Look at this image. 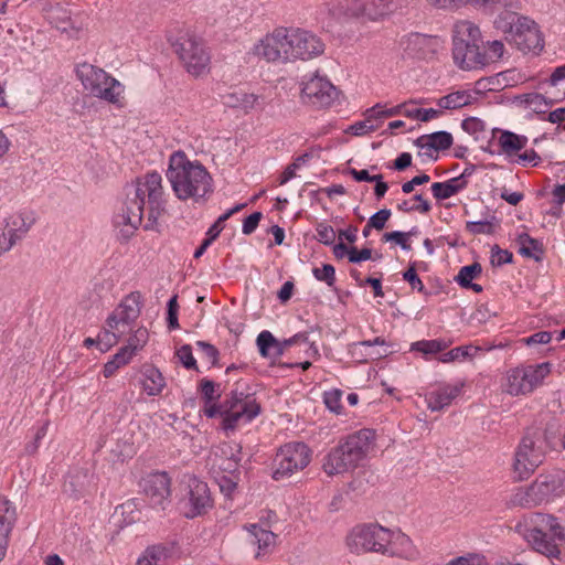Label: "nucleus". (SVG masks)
I'll return each instance as SVG.
<instances>
[{
  "label": "nucleus",
  "instance_id": "nucleus-1",
  "mask_svg": "<svg viewBox=\"0 0 565 565\" xmlns=\"http://www.w3.org/2000/svg\"><path fill=\"white\" fill-rule=\"evenodd\" d=\"M162 177L158 172H149L139 178L127 190L121 209L114 215L113 224L119 239H130L142 222L143 206L148 201V216L145 230L158 228V218L164 210Z\"/></svg>",
  "mask_w": 565,
  "mask_h": 565
},
{
  "label": "nucleus",
  "instance_id": "nucleus-2",
  "mask_svg": "<svg viewBox=\"0 0 565 565\" xmlns=\"http://www.w3.org/2000/svg\"><path fill=\"white\" fill-rule=\"evenodd\" d=\"M167 178L179 200L199 201L213 191L207 170L200 162L190 161L181 151L170 157Z\"/></svg>",
  "mask_w": 565,
  "mask_h": 565
},
{
  "label": "nucleus",
  "instance_id": "nucleus-3",
  "mask_svg": "<svg viewBox=\"0 0 565 565\" xmlns=\"http://www.w3.org/2000/svg\"><path fill=\"white\" fill-rule=\"evenodd\" d=\"M374 439L375 434L371 429L349 435L327 455L323 471L328 476H335L354 469L371 451Z\"/></svg>",
  "mask_w": 565,
  "mask_h": 565
},
{
  "label": "nucleus",
  "instance_id": "nucleus-4",
  "mask_svg": "<svg viewBox=\"0 0 565 565\" xmlns=\"http://www.w3.org/2000/svg\"><path fill=\"white\" fill-rule=\"evenodd\" d=\"M452 57L462 70L471 71L486 66L488 60L480 51L481 32L471 21H457L452 29Z\"/></svg>",
  "mask_w": 565,
  "mask_h": 565
},
{
  "label": "nucleus",
  "instance_id": "nucleus-5",
  "mask_svg": "<svg viewBox=\"0 0 565 565\" xmlns=\"http://www.w3.org/2000/svg\"><path fill=\"white\" fill-rule=\"evenodd\" d=\"M141 306V295L138 291L130 292L120 301L106 320L107 329L97 338L102 351L108 350L131 330L140 316Z\"/></svg>",
  "mask_w": 565,
  "mask_h": 565
},
{
  "label": "nucleus",
  "instance_id": "nucleus-6",
  "mask_svg": "<svg viewBox=\"0 0 565 565\" xmlns=\"http://www.w3.org/2000/svg\"><path fill=\"white\" fill-rule=\"evenodd\" d=\"M75 74L89 95L110 104L119 102L124 93V86L103 68L83 62L76 65Z\"/></svg>",
  "mask_w": 565,
  "mask_h": 565
},
{
  "label": "nucleus",
  "instance_id": "nucleus-7",
  "mask_svg": "<svg viewBox=\"0 0 565 565\" xmlns=\"http://www.w3.org/2000/svg\"><path fill=\"white\" fill-rule=\"evenodd\" d=\"M397 0H330L327 10L334 19L365 18L381 20L396 10Z\"/></svg>",
  "mask_w": 565,
  "mask_h": 565
},
{
  "label": "nucleus",
  "instance_id": "nucleus-8",
  "mask_svg": "<svg viewBox=\"0 0 565 565\" xmlns=\"http://www.w3.org/2000/svg\"><path fill=\"white\" fill-rule=\"evenodd\" d=\"M298 31L297 28L275 29L255 45V54L268 62L296 61V47L300 43V40L297 39Z\"/></svg>",
  "mask_w": 565,
  "mask_h": 565
},
{
  "label": "nucleus",
  "instance_id": "nucleus-9",
  "mask_svg": "<svg viewBox=\"0 0 565 565\" xmlns=\"http://www.w3.org/2000/svg\"><path fill=\"white\" fill-rule=\"evenodd\" d=\"M565 494V471L555 469L541 473L527 488L515 494L522 505L547 503Z\"/></svg>",
  "mask_w": 565,
  "mask_h": 565
},
{
  "label": "nucleus",
  "instance_id": "nucleus-10",
  "mask_svg": "<svg viewBox=\"0 0 565 565\" xmlns=\"http://www.w3.org/2000/svg\"><path fill=\"white\" fill-rule=\"evenodd\" d=\"M550 372V363L509 369L501 379V391L511 396L527 395L542 385Z\"/></svg>",
  "mask_w": 565,
  "mask_h": 565
},
{
  "label": "nucleus",
  "instance_id": "nucleus-11",
  "mask_svg": "<svg viewBox=\"0 0 565 565\" xmlns=\"http://www.w3.org/2000/svg\"><path fill=\"white\" fill-rule=\"evenodd\" d=\"M546 441L540 431L526 433L514 452L513 472L518 480H525L543 463Z\"/></svg>",
  "mask_w": 565,
  "mask_h": 565
},
{
  "label": "nucleus",
  "instance_id": "nucleus-12",
  "mask_svg": "<svg viewBox=\"0 0 565 565\" xmlns=\"http://www.w3.org/2000/svg\"><path fill=\"white\" fill-rule=\"evenodd\" d=\"M260 413V405L254 394L234 390L223 403L222 427L226 431L250 423Z\"/></svg>",
  "mask_w": 565,
  "mask_h": 565
},
{
  "label": "nucleus",
  "instance_id": "nucleus-13",
  "mask_svg": "<svg viewBox=\"0 0 565 565\" xmlns=\"http://www.w3.org/2000/svg\"><path fill=\"white\" fill-rule=\"evenodd\" d=\"M311 451L302 443H289L277 451L271 466V477L276 481L285 480L303 470L310 462Z\"/></svg>",
  "mask_w": 565,
  "mask_h": 565
},
{
  "label": "nucleus",
  "instance_id": "nucleus-14",
  "mask_svg": "<svg viewBox=\"0 0 565 565\" xmlns=\"http://www.w3.org/2000/svg\"><path fill=\"white\" fill-rule=\"evenodd\" d=\"M441 43L437 36L409 33L399 41L402 57L411 61H429L435 57Z\"/></svg>",
  "mask_w": 565,
  "mask_h": 565
},
{
  "label": "nucleus",
  "instance_id": "nucleus-15",
  "mask_svg": "<svg viewBox=\"0 0 565 565\" xmlns=\"http://www.w3.org/2000/svg\"><path fill=\"white\" fill-rule=\"evenodd\" d=\"M178 54L186 71L193 76H201L209 71L210 54L200 40L193 36L182 38Z\"/></svg>",
  "mask_w": 565,
  "mask_h": 565
},
{
  "label": "nucleus",
  "instance_id": "nucleus-16",
  "mask_svg": "<svg viewBox=\"0 0 565 565\" xmlns=\"http://www.w3.org/2000/svg\"><path fill=\"white\" fill-rule=\"evenodd\" d=\"M302 98L316 107L327 108L338 99L339 92L333 84L323 76L311 75L302 82Z\"/></svg>",
  "mask_w": 565,
  "mask_h": 565
},
{
  "label": "nucleus",
  "instance_id": "nucleus-17",
  "mask_svg": "<svg viewBox=\"0 0 565 565\" xmlns=\"http://www.w3.org/2000/svg\"><path fill=\"white\" fill-rule=\"evenodd\" d=\"M171 479L167 472H152L141 481V488L153 508L164 510L170 503Z\"/></svg>",
  "mask_w": 565,
  "mask_h": 565
},
{
  "label": "nucleus",
  "instance_id": "nucleus-18",
  "mask_svg": "<svg viewBox=\"0 0 565 565\" xmlns=\"http://www.w3.org/2000/svg\"><path fill=\"white\" fill-rule=\"evenodd\" d=\"M507 40L523 53H539L543 49V39L537 24L529 18H520L515 31Z\"/></svg>",
  "mask_w": 565,
  "mask_h": 565
},
{
  "label": "nucleus",
  "instance_id": "nucleus-19",
  "mask_svg": "<svg viewBox=\"0 0 565 565\" xmlns=\"http://www.w3.org/2000/svg\"><path fill=\"white\" fill-rule=\"evenodd\" d=\"M210 460L214 469L235 473L242 460V446L235 441L220 443L212 449Z\"/></svg>",
  "mask_w": 565,
  "mask_h": 565
},
{
  "label": "nucleus",
  "instance_id": "nucleus-20",
  "mask_svg": "<svg viewBox=\"0 0 565 565\" xmlns=\"http://www.w3.org/2000/svg\"><path fill=\"white\" fill-rule=\"evenodd\" d=\"M186 505L189 508L184 511V515L189 519L202 515L212 508L213 501L206 482L196 478L190 479Z\"/></svg>",
  "mask_w": 565,
  "mask_h": 565
},
{
  "label": "nucleus",
  "instance_id": "nucleus-21",
  "mask_svg": "<svg viewBox=\"0 0 565 565\" xmlns=\"http://www.w3.org/2000/svg\"><path fill=\"white\" fill-rule=\"evenodd\" d=\"M525 540L536 552L557 557L565 547V532H525Z\"/></svg>",
  "mask_w": 565,
  "mask_h": 565
},
{
  "label": "nucleus",
  "instance_id": "nucleus-22",
  "mask_svg": "<svg viewBox=\"0 0 565 565\" xmlns=\"http://www.w3.org/2000/svg\"><path fill=\"white\" fill-rule=\"evenodd\" d=\"M387 342L382 337L350 344L349 352L358 362L382 359L388 354Z\"/></svg>",
  "mask_w": 565,
  "mask_h": 565
},
{
  "label": "nucleus",
  "instance_id": "nucleus-23",
  "mask_svg": "<svg viewBox=\"0 0 565 565\" xmlns=\"http://www.w3.org/2000/svg\"><path fill=\"white\" fill-rule=\"evenodd\" d=\"M386 537L377 532H350L347 536V545L354 553L377 552L382 553V548L386 546Z\"/></svg>",
  "mask_w": 565,
  "mask_h": 565
},
{
  "label": "nucleus",
  "instance_id": "nucleus-24",
  "mask_svg": "<svg viewBox=\"0 0 565 565\" xmlns=\"http://www.w3.org/2000/svg\"><path fill=\"white\" fill-rule=\"evenodd\" d=\"M463 385V382L443 384L428 392L425 396L428 408L433 412H439L448 407L461 394Z\"/></svg>",
  "mask_w": 565,
  "mask_h": 565
},
{
  "label": "nucleus",
  "instance_id": "nucleus-25",
  "mask_svg": "<svg viewBox=\"0 0 565 565\" xmlns=\"http://www.w3.org/2000/svg\"><path fill=\"white\" fill-rule=\"evenodd\" d=\"M386 537V546L382 548V554H391L405 558H413L416 550L412 540L404 532H377Z\"/></svg>",
  "mask_w": 565,
  "mask_h": 565
},
{
  "label": "nucleus",
  "instance_id": "nucleus-26",
  "mask_svg": "<svg viewBox=\"0 0 565 565\" xmlns=\"http://www.w3.org/2000/svg\"><path fill=\"white\" fill-rule=\"evenodd\" d=\"M220 100L225 107L243 110L247 114L258 105L259 96L243 88L232 87L220 94Z\"/></svg>",
  "mask_w": 565,
  "mask_h": 565
},
{
  "label": "nucleus",
  "instance_id": "nucleus-27",
  "mask_svg": "<svg viewBox=\"0 0 565 565\" xmlns=\"http://www.w3.org/2000/svg\"><path fill=\"white\" fill-rule=\"evenodd\" d=\"M256 558L271 554L279 543V534L276 532H248L246 539Z\"/></svg>",
  "mask_w": 565,
  "mask_h": 565
},
{
  "label": "nucleus",
  "instance_id": "nucleus-28",
  "mask_svg": "<svg viewBox=\"0 0 565 565\" xmlns=\"http://www.w3.org/2000/svg\"><path fill=\"white\" fill-rule=\"evenodd\" d=\"M297 39L300 43L296 47V60H310L324 51L323 42L310 31L299 29Z\"/></svg>",
  "mask_w": 565,
  "mask_h": 565
},
{
  "label": "nucleus",
  "instance_id": "nucleus-29",
  "mask_svg": "<svg viewBox=\"0 0 565 565\" xmlns=\"http://www.w3.org/2000/svg\"><path fill=\"white\" fill-rule=\"evenodd\" d=\"M35 214L33 211L23 210L11 214L6 218V227L12 236L20 242L29 233L35 223Z\"/></svg>",
  "mask_w": 565,
  "mask_h": 565
},
{
  "label": "nucleus",
  "instance_id": "nucleus-30",
  "mask_svg": "<svg viewBox=\"0 0 565 565\" xmlns=\"http://www.w3.org/2000/svg\"><path fill=\"white\" fill-rule=\"evenodd\" d=\"M141 520V511L138 509L135 500H128L118 505L113 515L111 523L119 530L131 526Z\"/></svg>",
  "mask_w": 565,
  "mask_h": 565
},
{
  "label": "nucleus",
  "instance_id": "nucleus-31",
  "mask_svg": "<svg viewBox=\"0 0 565 565\" xmlns=\"http://www.w3.org/2000/svg\"><path fill=\"white\" fill-rule=\"evenodd\" d=\"M173 551V545L154 544L148 546L138 557L136 565H168V559Z\"/></svg>",
  "mask_w": 565,
  "mask_h": 565
},
{
  "label": "nucleus",
  "instance_id": "nucleus-32",
  "mask_svg": "<svg viewBox=\"0 0 565 565\" xmlns=\"http://www.w3.org/2000/svg\"><path fill=\"white\" fill-rule=\"evenodd\" d=\"M524 530H563L565 523L551 514L531 513L523 519Z\"/></svg>",
  "mask_w": 565,
  "mask_h": 565
},
{
  "label": "nucleus",
  "instance_id": "nucleus-33",
  "mask_svg": "<svg viewBox=\"0 0 565 565\" xmlns=\"http://www.w3.org/2000/svg\"><path fill=\"white\" fill-rule=\"evenodd\" d=\"M452 136L447 131L423 135L415 140V146L427 150L444 151L451 147Z\"/></svg>",
  "mask_w": 565,
  "mask_h": 565
},
{
  "label": "nucleus",
  "instance_id": "nucleus-34",
  "mask_svg": "<svg viewBox=\"0 0 565 565\" xmlns=\"http://www.w3.org/2000/svg\"><path fill=\"white\" fill-rule=\"evenodd\" d=\"M467 186V180L465 179V174H461L456 178H451L445 182H435L431 184V192L435 199L437 200H446Z\"/></svg>",
  "mask_w": 565,
  "mask_h": 565
},
{
  "label": "nucleus",
  "instance_id": "nucleus-35",
  "mask_svg": "<svg viewBox=\"0 0 565 565\" xmlns=\"http://www.w3.org/2000/svg\"><path fill=\"white\" fill-rule=\"evenodd\" d=\"M259 353L263 358H278L284 353V345L270 331H262L256 339Z\"/></svg>",
  "mask_w": 565,
  "mask_h": 565
},
{
  "label": "nucleus",
  "instance_id": "nucleus-36",
  "mask_svg": "<svg viewBox=\"0 0 565 565\" xmlns=\"http://www.w3.org/2000/svg\"><path fill=\"white\" fill-rule=\"evenodd\" d=\"M164 386V379L157 367L148 366L145 369L142 387L149 396L159 395Z\"/></svg>",
  "mask_w": 565,
  "mask_h": 565
},
{
  "label": "nucleus",
  "instance_id": "nucleus-37",
  "mask_svg": "<svg viewBox=\"0 0 565 565\" xmlns=\"http://www.w3.org/2000/svg\"><path fill=\"white\" fill-rule=\"evenodd\" d=\"M498 143L503 153L511 156L526 146L527 138L505 130L500 132Z\"/></svg>",
  "mask_w": 565,
  "mask_h": 565
},
{
  "label": "nucleus",
  "instance_id": "nucleus-38",
  "mask_svg": "<svg viewBox=\"0 0 565 565\" xmlns=\"http://www.w3.org/2000/svg\"><path fill=\"white\" fill-rule=\"evenodd\" d=\"M519 253L524 257L540 260L543 255V245L537 239L531 237L527 233H521L518 236Z\"/></svg>",
  "mask_w": 565,
  "mask_h": 565
},
{
  "label": "nucleus",
  "instance_id": "nucleus-39",
  "mask_svg": "<svg viewBox=\"0 0 565 565\" xmlns=\"http://www.w3.org/2000/svg\"><path fill=\"white\" fill-rule=\"evenodd\" d=\"M513 9H518V0H515V8H505L494 20V26L507 34V38H510L512 33L516 29V23H519V17Z\"/></svg>",
  "mask_w": 565,
  "mask_h": 565
},
{
  "label": "nucleus",
  "instance_id": "nucleus-40",
  "mask_svg": "<svg viewBox=\"0 0 565 565\" xmlns=\"http://www.w3.org/2000/svg\"><path fill=\"white\" fill-rule=\"evenodd\" d=\"M449 342L443 339L419 340L411 344V351L422 353L425 359L440 353L449 347Z\"/></svg>",
  "mask_w": 565,
  "mask_h": 565
},
{
  "label": "nucleus",
  "instance_id": "nucleus-41",
  "mask_svg": "<svg viewBox=\"0 0 565 565\" xmlns=\"http://www.w3.org/2000/svg\"><path fill=\"white\" fill-rule=\"evenodd\" d=\"M473 97L466 90H458L443 96L438 99L437 105L441 109H457L471 104Z\"/></svg>",
  "mask_w": 565,
  "mask_h": 565
},
{
  "label": "nucleus",
  "instance_id": "nucleus-42",
  "mask_svg": "<svg viewBox=\"0 0 565 565\" xmlns=\"http://www.w3.org/2000/svg\"><path fill=\"white\" fill-rule=\"evenodd\" d=\"M134 356H131V350L130 349H120L111 360H109L103 369V374L106 379L111 377L117 370L125 366L130 362V360Z\"/></svg>",
  "mask_w": 565,
  "mask_h": 565
},
{
  "label": "nucleus",
  "instance_id": "nucleus-43",
  "mask_svg": "<svg viewBox=\"0 0 565 565\" xmlns=\"http://www.w3.org/2000/svg\"><path fill=\"white\" fill-rule=\"evenodd\" d=\"M17 520L15 507L9 500L0 498V530H12Z\"/></svg>",
  "mask_w": 565,
  "mask_h": 565
},
{
  "label": "nucleus",
  "instance_id": "nucleus-44",
  "mask_svg": "<svg viewBox=\"0 0 565 565\" xmlns=\"http://www.w3.org/2000/svg\"><path fill=\"white\" fill-rule=\"evenodd\" d=\"M481 266L479 263H473L460 268L456 280L461 286L471 285V281L481 274Z\"/></svg>",
  "mask_w": 565,
  "mask_h": 565
},
{
  "label": "nucleus",
  "instance_id": "nucleus-45",
  "mask_svg": "<svg viewBox=\"0 0 565 565\" xmlns=\"http://www.w3.org/2000/svg\"><path fill=\"white\" fill-rule=\"evenodd\" d=\"M472 350L475 352H477L479 349L478 348H472V347H457V348H454L450 351L444 353L439 358V361L443 362V363H449V362H454V361H457V360H461V359H466V358H469V356H473V353L471 352Z\"/></svg>",
  "mask_w": 565,
  "mask_h": 565
},
{
  "label": "nucleus",
  "instance_id": "nucleus-46",
  "mask_svg": "<svg viewBox=\"0 0 565 565\" xmlns=\"http://www.w3.org/2000/svg\"><path fill=\"white\" fill-rule=\"evenodd\" d=\"M148 330L146 328H138L134 334L129 338L128 344L122 347V349H130L131 356H134L138 350L143 348V345L148 341Z\"/></svg>",
  "mask_w": 565,
  "mask_h": 565
},
{
  "label": "nucleus",
  "instance_id": "nucleus-47",
  "mask_svg": "<svg viewBox=\"0 0 565 565\" xmlns=\"http://www.w3.org/2000/svg\"><path fill=\"white\" fill-rule=\"evenodd\" d=\"M312 275L317 280L326 282L329 287H333L335 284V269L330 264H324L322 267H315Z\"/></svg>",
  "mask_w": 565,
  "mask_h": 565
},
{
  "label": "nucleus",
  "instance_id": "nucleus-48",
  "mask_svg": "<svg viewBox=\"0 0 565 565\" xmlns=\"http://www.w3.org/2000/svg\"><path fill=\"white\" fill-rule=\"evenodd\" d=\"M309 159V154L305 153L295 159V161L286 167L284 172L280 175L279 184L284 185L289 180L296 177V171L302 167Z\"/></svg>",
  "mask_w": 565,
  "mask_h": 565
},
{
  "label": "nucleus",
  "instance_id": "nucleus-49",
  "mask_svg": "<svg viewBox=\"0 0 565 565\" xmlns=\"http://www.w3.org/2000/svg\"><path fill=\"white\" fill-rule=\"evenodd\" d=\"M200 388L205 404L216 402L221 396L218 393V385L211 380L203 379L201 381Z\"/></svg>",
  "mask_w": 565,
  "mask_h": 565
},
{
  "label": "nucleus",
  "instance_id": "nucleus-50",
  "mask_svg": "<svg viewBox=\"0 0 565 565\" xmlns=\"http://www.w3.org/2000/svg\"><path fill=\"white\" fill-rule=\"evenodd\" d=\"M277 520V515L271 510H263L260 511L259 522L245 525L244 530H265V527H271L275 525Z\"/></svg>",
  "mask_w": 565,
  "mask_h": 565
},
{
  "label": "nucleus",
  "instance_id": "nucleus-51",
  "mask_svg": "<svg viewBox=\"0 0 565 565\" xmlns=\"http://www.w3.org/2000/svg\"><path fill=\"white\" fill-rule=\"evenodd\" d=\"M405 107V105H397L395 107L383 109V107L377 104L373 106L372 108L367 109L366 113L370 114V117H374V119H380L384 117H393L397 115H402V109Z\"/></svg>",
  "mask_w": 565,
  "mask_h": 565
},
{
  "label": "nucleus",
  "instance_id": "nucleus-52",
  "mask_svg": "<svg viewBox=\"0 0 565 565\" xmlns=\"http://www.w3.org/2000/svg\"><path fill=\"white\" fill-rule=\"evenodd\" d=\"M317 239L324 245H332L335 239V231L327 223H318L316 226Z\"/></svg>",
  "mask_w": 565,
  "mask_h": 565
},
{
  "label": "nucleus",
  "instance_id": "nucleus-53",
  "mask_svg": "<svg viewBox=\"0 0 565 565\" xmlns=\"http://www.w3.org/2000/svg\"><path fill=\"white\" fill-rule=\"evenodd\" d=\"M341 397L342 392L340 390H331L323 394V402L326 406L333 413H341Z\"/></svg>",
  "mask_w": 565,
  "mask_h": 565
},
{
  "label": "nucleus",
  "instance_id": "nucleus-54",
  "mask_svg": "<svg viewBox=\"0 0 565 565\" xmlns=\"http://www.w3.org/2000/svg\"><path fill=\"white\" fill-rule=\"evenodd\" d=\"M512 253L508 249H501L498 245L491 248L490 262L493 266H502L512 262Z\"/></svg>",
  "mask_w": 565,
  "mask_h": 565
},
{
  "label": "nucleus",
  "instance_id": "nucleus-55",
  "mask_svg": "<svg viewBox=\"0 0 565 565\" xmlns=\"http://www.w3.org/2000/svg\"><path fill=\"white\" fill-rule=\"evenodd\" d=\"M367 118L364 121H358L350 126L349 131L354 136H363L369 132L374 131L377 126L371 124V119H374V117H370V114H367Z\"/></svg>",
  "mask_w": 565,
  "mask_h": 565
},
{
  "label": "nucleus",
  "instance_id": "nucleus-56",
  "mask_svg": "<svg viewBox=\"0 0 565 565\" xmlns=\"http://www.w3.org/2000/svg\"><path fill=\"white\" fill-rule=\"evenodd\" d=\"M408 234L405 232L394 231L391 233H385L383 235V241L385 242H395L397 245H399L404 250H409L411 244L408 243Z\"/></svg>",
  "mask_w": 565,
  "mask_h": 565
},
{
  "label": "nucleus",
  "instance_id": "nucleus-57",
  "mask_svg": "<svg viewBox=\"0 0 565 565\" xmlns=\"http://www.w3.org/2000/svg\"><path fill=\"white\" fill-rule=\"evenodd\" d=\"M217 482H218L221 492L224 493L226 497H231L237 487V481H236V477L234 476V473L228 475V476H226V475L221 476L217 479Z\"/></svg>",
  "mask_w": 565,
  "mask_h": 565
},
{
  "label": "nucleus",
  "instance_id": "nucleus-58",
  "mask_svg": "<svg viewBox=\"0 0 565 565\" xmlns=\"http://www.w3.org/2000/svg\"><path fill=\"white\" fill-rule=\"evenodd\" d=\"M391 215L392 213L388 209L377 211L369 218L370 226H373L377 231L383 230Z\"/></svg>",
  "mask_w": 565,
  "mask_h": 565
},
{
  "label": "nucleus",
  "instance_id": "nucleus-59",
  "mask_svg": "<svg viewBox=\"0 0 565 565\" xmlns=\"http://www.w3.org/2000/svg\"><path fill=\"white\" fill-rule=\"evenodd\" d=\"M177 356H178L179 361L184 365V367L194 369L196 366V361L193 358L192 349L190 345H188V344L182 345L177 351Z\"/></svg>",
  "mask_w": 565,
  "mask_h": 565
},
{
  "label": "nucleus",
  "instance_id": "nucleus-60",
  "mask_svg": "<svg viewBox=\"0 0 565 565\" xmlns=\"http://www.w3.org/2000/svg\"><path fill=\"white\" fill-rule=\"evenodd\" d=\"M404 280H406L413 290H417L419 292H425V286L420 278L418 277L415 267L411 266L404 274H403Z\"/></svg>",
  "mask_w": 565,
  "mask_h": 565
},
{
  "label": "nucleus",
  "instance_id": "nucleus-61",
  "mask_svg": "<svg viewBox=\"0 0 565 565\" xmlns=\"http://www.w3.org/2000/svg\"><path fill=\"white\" fill-rule=\"evenodd\" d=\"M447 565H486V563L481 555L468 554L466 556H459L449 561Z\"/></svg>",
  "mask_w": 565,
  "mask_h": 565
},
{
  "label": "nucleus",
  "instance_id": "nucleus-62",
  "mask_svg": "<svg viewBox=\"0 0 565 565\" xmlns=\"http://www.w3.org/2000/svg\"><path fill=\"white\" fill-rule=\"evenodd\" d=\"M487 52L484 53L488 60V63L490 61H494L497 58H500L504 53V45L501 41L494 40V41H488L487 42Z\"/></svg>",
  "mask_w": 565,
  "mask_h": 565
},
{
  "label": "nucleus",
  "instance_id": "nucleus-63",
  "mask_svg": "<svg viewBox=\"0 0 565 565\" xmlns=\"http://www.w3.org/2000/svg\"><path fill=\"white\" fill-rule=\"evenodd\" d=\"M466 228L473 235L492 233V224L488 221L468 222Z\"/></svg>",
  "mask_w": 565,
  "mask_h": 565
},
{
  "label": "nucleus",
  "instance_id": "nucleus-64",
  "mask_svg": "<svg viewBox=\"0 0 565 565\" xmlns=\"http://www.w3.org/2000/svg\"><path fill=\"white\" fill-rule=\"evenodd\" d=\"M263 214L260 212H254L249 216H247L242 226V232L245 235H250L255 232L258 226L259 221L262 220Z\"/></svg>",
  "mask_w": 565,
  "mask_h": 565
}]
</instances>
